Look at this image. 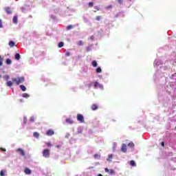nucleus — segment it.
I'll return each instance as SVG.
<instances>
[{
  "instance_id": "38",
  "label": "nucleus",
  "mask_w": 176,
  "mask_h": 176,
  "mask_svg": "<svg viewBox=\"0 0 176 176\" xmlns=\"http://www.w3.org/2000/svg\"><path fill=\"white\" fill-rule=\"evenodd\" d=\"M0 28H3V25H2V20L0 19Z\"/></svg>"
},
{
  "instance_id": "21",
  "label": "nucleus",
  "mask_w": 176,
  "mask_h": 176,
  "mask_svg": "<svg viewBox=\"0 0 176 176\" xmlns=\"http://www.w3.org/2000/svg\"><path fill=\"white\" fill-rule=\"evenodd\" d=\"M130 166H132V167H134L135 166V162L134 160H131L129 162Z\"/></svg>"
},
{
  "instance_id": "12",
  "label": "nucleus",
  "mask_w": 176,
  "mask_h": 176,
  "mask_svg": "<svg viewBox=\"0 0 176 176\" xmlns=\"http://www.w3.org/2000/svg\"><path fill=\"white\" fill-rule=\"evenodd\" d=\"M12 21L14 24H17V21H18V17L17 16H14L12 19Z\"/></svg>"
},
{
  "instance_id": "51",
  "label": "nucleus",
  "mask_w": 176,
  "mask_h": 176,
  "mask_svg": "<svg viewBox=\"0 0 176 176\" xmlns=\"http://www.w3.org/2000/svg\"><path fill=\"white\" fill-rule=\"evenodd\" d=\"M21 101L23 102L22 99H21Z\"/></svg>"
},
{
  "instance_id": "25",
  "label": "nucleus",
  "mask_w": 176,
  "mask_h": 176,
  "mask_svg": "<svg viewBox=\"0 0 176 176\" xmlns=\"http://www.w3.org/2000/svg\"><path fill=\"white\" fill-rule=\"evenodd\" d=\"M87 52L89 53V52H91V46L86 47Z\"/></svg>"
},
{
  "instance_id": "42",
  "label": "nucleus",
  "mask_w": 176,
  "mask_h": 176,
  "mask_svg": "<svg viewBox=\"0 0 176 176\" xmlns=\"http://www.w3.org/2000/svg\"><path fill=\"white\" fill-rule=\"evenodd\" d=\"M109 169H108V168H106L105 169H104V171H105V173H109Z\"/></svg>"
},
{
  "instance_id": "43",
  "label": "nucleus",
  "mask_w": 176,
  "mask_h": 176,
  "mask_svg": "<svg viewBox=\"0 0 176 176\" xmlns=\"http://www.w3.org/2000/svg\"><path fill=\"white\" fill-rule=\"evenodd\" d=\"M0 150L3 151V152H6V148H1Z\"/></svg>"
},
{
  "instance_id": "29",
  "label": "nucleus",
  "mask_w": 176,
  "mask_h": 176,
  "mask_svg": "<svg viewBox=\"0 0 176 176\" xmlns=\"http://www.w3.org/2000/svg\"><path fill=\"white\" fill-rule=\"evenodd\" d=\"M65 57H69L71 56V52H67L65 54Z\"/></svg>"
},
{
  "instance_id": "10",
  "label": "nucleus",
  "mask_w": 176,
  "mask_h": 176,
  "mask_svg": "<svg viewBox=\"0 0 176 176\" xmlns=\"http://www.w3.org/2000/svg\"><path fill=\"white\" fill-rule=\"evenodd\" d=\"M91 109H92V111H97V109H98V105L96 104H92L91 107Z\"/></svg>"
},
{
  "instance_id": "34",
  "label": "nucleus",
  "mask_w": 176,
  "mask_h": 176,
  "mask_svg": "<svg viewBox=\"0 0 176 176\" xmlns=\"http://www.w3.org/2000/svg\"><path fill=\"white\" fill-rule=\"evenodd\" d=\"M102 16H97L96 18V20H97V21H100V20H101Z\"/></svg>"
},
{
  "instance_id": "33",
  "label": "nucleus",
  "mask_w": 176,
  "mask_h": 176,
  "mask_svg": "<svg viewBox=\"0 0 176 176\" xmlns=\"http://www.w3.org/2000/svg\"><path fill=\"white\" fill-rule=\"evenodd\" d=\"M78 46H82V45H83V41H79L78 42Z\"/></svg>"
},
{
  "instance_id": "32",
  "label": "nucleus",
  "mask_w": 176,
  "mask_h": 176,
  "mask_svg": "<svg viewBox=\"0 0 176 176\" xmlns=\"http://www.w3.org/2000/svg\"><path fill=\"white\" fill-rule=\"evenodd\" d=\"M45 145H47V146L48 148H50L51 146H52V143H50V142H46V143H45Z\"/></svg>"
},
{
  "instance_id": "28",
  "label": "nucleus",
  "mask_w": 176,
  "mask_h": 176,
  "mask_svg": "<svg viewBox=\"0 0 176 176\" xmlns=\"http://www.w3.org/2000/svg\"><path fill=\"white\" fill-rule=\"evenodd\" d=\"M3 58L0 56V67L3 65Z\"/></svg>"
},
{
  "instance_id": "20",
  "label": "nucleus",
  "mask_w": 176,
  "mask_h": 176,
  "mask_svg": "<svg viewBox=\"0 0 176 176\" xmlns=\"http://www.w3.org/2000/svg\"><path fill=\"white\" fill-rule=\"evenodd\" d=\"M22 97H23L24 98H28L30 97V95L27 93H24L23 94H22Z\"/></svg>"
},
{
  "instance_id": "15",
  "label": "nucleus",
  "mask_w": 176,
  "mask_h": 176,
  "mask_svg": "<svg viewBox=\"0 0 176 176\" xmlns=\"http://www.w3.org/2000/svg\"><path fill=\"white\" fill-rule=\"evenodd\" d=\"M33 135L34 138H39V133L38 132H34Z\"/></svg>"
},
{
  "instance_id": "45",
  "label": "nucleus",
  "mask_w": 176,
  "mask_h": 176,
  "mask_svg": "<svg viewBox=\"0 0 176 176\" xmlns=\"http://www.w3.org/2000/svg\"><path fill=\"white\" fill-rule=\"evenodd\" d=\"M161 145H162V146H164V143L162 142Z\"/></svg>"
},
{
  "instance_id": "11",
  "label": "nucleus",
  "mask_w": 176,
  "mask_h": 176,
  "mask_svg": "<svg viewBox=\"0 0 176 176\" xmlns=\"http://www.w3.org/2000/svg\"><path fill=\"white\" fill-rule=\"evenodd\" d=\"M113 158V155L110 154L108 155V158L107 159V162H112V159Z\"/></svg>"
},
{
  "instance_id": "13",
  "label": "nucleus",
  "mask_w": 176,
  "mask_h": 176,
  "mask_svg": "<svg viewBox=\"0 0 176 176\" xmlns=\"http://www.w3.org/2000/svg\"><path fill=\"white\" fill-rule=\"evenodd\" d=\"M10 47H14V46H15L16 43L14 41H10L8 43Z\"/></svg>"
},
{
  "instance_id": "7",
  "label": "nucleus",
  "mask_w": 176,
  "mask_h": 176,
  "mask_svg": "<svg viewBox=\"0 0 176 176\" xmlns=\"http://www.w3.org/2000/svg\"><path fill=\"white\" fill-rule=\"evenodd\" d=\"M18 153H20L22 156H25V153L24 152V150L22 148H18L16 151Z\"/></svg>"
},
{
  "instance_id": "24",
  "label": "nucleus",
  "mask_w": 176,
  "mask_h": 176,
  "mask_svg": "<svg viewBox=\"0 0 176 176\" xmlns=\"http://www.w3.org/2000/svg\"><path fill=\"white\" fill-rule=\"evenodd\" d=\"M72 28H74V26L72 25H69L67 27V31H69V30H72Z\"/></svg>"
},
{
  "instance_id": "23",
  "label": "nucleus",
  "mask_w": 176,
  "mask_h": 176,
  "mask_svg": "<svg viewBox=\"0 0 176 176\" xmlns=\"http://www.w3.org/2000/svg\"><path fill=\"white\" fill-rule=\"evenodd\" d=\"M20 58H21L20 54H16L15 60H20Z\"/></svg>"
},
{
  "instance_id": "47",
  "label": "nucleus",
  "mask_w": 176,
  "mask_h": 176,
  "mask_svg": "<svg viewBox=\"0 0 176 176\" xmlns=\"http://www.w3.org/2000/svg\"><path fill=\"white\" fill-rule=\"evenodd\" d=\"M61 146H60V145H57L56 146V148H60Z\"/></svg>"
},
{
  "instance_id": "17",
  "label": "nucleus",
  "mask_w": 176,
  "mask_h": 176,
  "mask_svg": "<svg viewBox=\"0 0 176 176\" xmlns=\"http://www.w3.org/2000/svg\"><path fill=\"white\" fill-rule=\"evenodd\" d=\"M6 85H7V86H8V87H11V86L13 85V82L12 81H8L6 82Z\"/></svg>"
},
{
  "instance_id": "5",
  "label": "nucleus",
  "mask_w": 176,
  "mask_h": 176,
  "mask_svg": "<svg viewBox=\"0 0 176 176\" xmlns=\"http://www.w3.org/2000/svg\"><path fill=\"white\" fill-rule=\"evenodd\" d=\"M121 151L124 153H126V152H127V145H126V144H122Z\"/></svg>"
},
{
  "instance_id": "52",
  "label": "nucleus",
  "mask_w": 176,
  "mask_h": 176,
  "mask_svg": "<svg viewBox=\"0 0 176 176\" xmlns=\"http://www.w3.org/2000/svg\"><path fill=\"white\" fill-rule=\"evenodd\" d=\"M128 1H131V0H128Z\"/></svg>"
},
{
  "instance_id": "4",
  "label": "nucleus",
  "mask_w": 176,
  "mask_h": 176,
  "mask_svg": "<svg viewBox=\"0 0 176 176\" xmlns=\"http://www.w3.org/2000/svg\"><path fill=\"white\" fill-rule=\"evenodd\" d=\"M94 87L95 89H97V87H99V89H102V87H104L102 86V85L100 84L98 82L96 81L94 83Z\"/></svg>"
},
{
  "instance_id": "48",
  "label": "nucleus",
  "mask_w": 176,
  "mask_h": 176,
  "mask_svg": "<svg viewBox=\"0 0 176 176\" xmlns=\"http://www.w3.org/2000/svg\"><path fill=\"white\" fill-rule=\"evenodd\" d=\"M98 176H102V175H101L100 173L98 175Z\"/></svg>"
},
{
  "instance_id": "27",
  "label": "nucleus",
  "mask_w": 176,
  "mask_h": 176,
  "mask_svg": "<svg viewBox=\"0 0 176 176\" xmlns=\"http://www.w3.org/2000/svg\"><path fill=\"white\" fill-rule=\"evenodd\" d=\"M58 47H63L64 46V42L61 41L58 44Z\"/></svg>"
},
{
  "instance_id": "3",
  "label": "nucleus",
  "mask_w": 176,
  "mask_h": 176,
  "mask_svg": "<svg viewBox=\"0 0 176 176\" xmlns=\"http://www.w3.org/2000/svg\"><path fill=\"white\" fill-rule=\"evenodd\" d=\"M77 120L80 122V123H85V117L82 114H77Z\"/></svg>"
},
{
  "instance_id": "26",
  "label": "nucleus",
  "mask_w": 176,
  "mask_h": 176,
  "mask_svg": "<svg viewBox=\"0 0 176 176\" xmlns=\"http://www.w3.org/2000/svg\"><path fill=\"white\" fill-rule=\"evenodd\" d=\"M94 159H100V157H101V155H100V154H95L94 155Z\"/></svg>"
},
{
  "instance_id": "8",
  "label": "nucleus",
  "mask_w": 176,
  "mask_h": 176,
  "mask_svg": "<svg viewBox=\"0 0 176 176\" xmlns=\"http://www.w3.org/2000/svg\"><path fill=\"white\" fill-rule=\"evenodd\" d=\"M24 173L27 175H31L32 171L28 168H25Z\"/></svg>"
},
{
  "instance_id": "22",
  "label": "nucleus",
  "mask_w": 176,
  "mask_h": 176,
  "mask_svg": "<svg viewBox=\"0 0 176 176\" xmlns=\"http://www.w3.org/2000/svg\"><path fill=\"white\" fill-rule=\"evenodd\" d=\"M6 173V170H1L0 171V176H4Z\"/></svg>"
},
{
  "instance_id": "31",
  "label": "nucleus",
  "mask_w": 176,
  "mask_h": 176,
  "mask_svg": "<svg viewBox=\"0 0 176 176\" xmlns=\"http://www.w3.org/2000/svg\"><path fill=\"white\" fill-rule=\"evenodd\" d=\"M88 5H89V8H93V6H94V3H93V2H89Z\"/></svg>"
},
{
  "instance_id": "44",
  "label": "nucleus",
  "mask_w": 176,
  "mask_h": 176,
  "mask_svg": "<svg viewBox=\"0 0 176 176\" xmlns=\"http://www.w3.org/2000/svg\"><path fill=\"white\" fill-rule=\"evenodd\" d=\"M90 39H91V41H93V40L94 39V36H91L90 37Z\"/></svg>"
},
{
  "instance_id": "9",
  "label": "nucleus",
  "mask_w": 176,
  "mask_h": 176,
  "mask_svg": "<svg viewBox=\"0 0 176 176\" xmlns=\"http://www.w3.org/2000/svg\"><path fill=\"white\" fill-rule=\"evenodd\" d=\"M5 10L7 14H12V10L10 8V7H6Z\"/></svg>"
},
{
  "instance_id": "36",
  "label": "nucleus",
  "mask_w": 176,
  "mask_h": 176,
  "mask_svg": "<svg viewBox=\"0 0 176 176\" xmlns=\"http://www.w3.org/2000/svg\"><path fill=\"white\" fill-rule=\"evenodd\" d=\"M96 72H98V74H100V72H101V67H98V68L96 69Z\"/></svg>"
},
{
  "instance_id": "16",
  "label": "nucleus",
  "mask_w": 176,
  "mask_h": 176,
  "mask_svg": "<svg viewBox=\"0 0 176 176\" xmlns=\"http://www.w3.org/2000/svg\"><path fill=\"white\" fill-rule=\"evenodd\" d=\"M6 63L8 65H10V64H12V60H10V58H8L6 59Z\"/></svg>"
},
{
  "instance_id": "18",
  "label": "nucleus",
  "mask_w": 176,
  "mask_h": 176,
  "mask_svg": "<svg viewBox=\"0 0 176 176\" xmlns=\"http://www.w3.org/2000/svg\"><path fill=\"white\" fill-rule=\"evenodd\" d=\"M128 146H129L130 148H134V146H135L134 143L133 142H130L128 144Z\"/></svg>"
},
{
  "instance_id": "2",
  "label": "nucleus",
  "mask_w": 176,
  "mask_h": 176,
  "mask_svg": "<svg viewBox=\"0 0 176 176\" xmlns=\"http://www.w3.org/2000/svg\"><path fill=\"white\" fill-rule=\"evenodd\" d=\"M43 157L49 158L50 157V151L47 148H45L43 151Z\"/></svg>"
},
{
  "instance_id": "41",
  "label": "nucleus",
  "mask_w": 176,
  "mask_h": 176,
  "mask_svg": "<svg viewBox=\"0 0 176 176\" xmlns=\"http://www.w3.org/2000/svg\"><path fill=\"white\" fill-rule=\"evenodd\" d=\"M94 9H96V10H100V7H98V6H94Z\"/></svg>"
},
{
  "instance_id": "30",
  "label": "nucleus",
  "mask_w": 176,
  "mask_h": 176,
  "mask_svg": "<svg viewBox=\"0 0 176 176\" xmlns=\"http://www.w3.org/2000/svg\"><path fill=\"white\" fill-rule=\"evenodd\" d=\"M92 65H93V67H97V65H98L97 61L94 60V61L92 62Z\"/></svg>"
},
{
  "instance_id": "14",
  "label": "nucleus",
  "mask_w": 176,
  "mask_h": 176,
  "mask_svg": "<svg viewBox=\"0 0 176 176\" xmlns=\"http://www.w3.org/2000/svg\"><path fill=\"white\" fill-rule=\"evenodd\" d=\"M66 123H69V124H72L74 123V121L72 120L70 118L66 119Z\"/></svg>"
},
{
  "instance_id": "1",
  "label": "nucleus",
  "mask_w": 176,
  "mask_h": 176,
  "mask_svg": "<svg viewBox=\"0 0 176 176\" xmlns=\"http://www.w3.org/2000/svg\"><path fill=\"white\" fill-rule=\"evenodd\" d=\"M13 82H15L16 85H20L24 82V77H18L17 78H12Z\"/></svg>"
},
{
  "instance_id": "37",
  "label": "nucleus",
  "mask_w": 176,
  "mask_h": 176,
  "mask_svg": "<svg viewBox=\"0 0 176 176\" xmlns=\"http://www.w3.org/2000/svg\"><path fill=\"white\" fill-rule=\"evenodd\" d=\"M109 174H115V170H110L109 171Z\"/></svg>"
},
{
  "instance_id": "35",
  "label": "nucleus",
  "mask_w": 176,
  "mask_h": 176,
  "mask_svg": "<svg viewBox=\"0 0 176 176\" xmlns=\"http://www.w3.org/2000/svg\"><path fill=\"white\" fill-rule=\"evenodd\" d=\"M23 123L24 124H27V118L25 117L23 118Z\"/></svg>"
},
{
  "instance_id": "46",
  "label": "nucleus",
  "mask_w": 176,
  "mask_h": 176,
  "mask_svg": "<svg viewBox=\"0 0 176 176\" xmlns=\"http://www.w3.org/2000/svg\"><path fill=\"white\" fill-rule=\"evenodd\" d=\"M111 8H112V6H109L108 7L109 9H111Z\"/></svg>"
},
{
  "instance_id": "50",
  "label": "nucleus",
  "mask_w": 176,
  "mask_h": 176,
  "mask_svg": "<svg viewBox=\"0 0 176 176\" xmlns=\"http://www.w3.org/2000/svg\"><path fill=\"white\" fill-rule=\"evenodd\" d=\"M94 12L96 13V12H97V11H94Z\"/></svg>"
},
{
  "instance_id": "39",
  "label": "nucleus",
  "mask_w": 176,
  "mask_h": 176,
  "mask_svg": "<svg viewBox=\"0 0 176 176\" xmlns=\"http://www.w3.org/2000/svg\"><path fill=\"white\" fill-rule=\"evenodd\" d=\"M30 120V122H35V118L34 117H31Z\"/></svg>"
},
{
  "instance_id": "19",
  "label": "nucleus",
  "mask_w": 176,
  "mask_h": 176,
  "mask_svg": "<svg viewBox=\"0 0 176 176\" xmlns=\"http://www.w3.org/2000/svg\"><path fill=\"white\" fill-rule=\"evenodd\" d=\"M20 88L22 91H25V90H27V88L24 85H20Z\"/></svg>"
},
{
  "instance_id": "6",
  "label": "nucleus",
  "mask_w": 176,
  "mask_h": 176,
  "mask_svg": "<svg viewBox=\"0 0 176 176\" xmlns=\"http://www.w3.org/2000/svg\"><path fill=\"white\" fill-rule=\"evenodd\" d=\"M46 134L48 136L54 135V131L53 129H49L48 131H47Z\"/></svg>"
},
{
  "instance_id": "49",
  "label": "nucleus",
  "mask_w": 176,
  "mask_h": 176,
  "mask_svg": "<svg viewBox=\"0 0 176 176\" xmlns=\"http://www.w3.org/2000/svg\"><path fill=\"white\" fill-rule=\"evenodd\" d=\"M0 78H2V76H1V74H0Z\"/></svg>"
},
{
  "instance_id": "40",
  "label": "nucleus",
  "mask_w": 176,
  "mask_h": 176,
  "mask_svg": "<svg viewBox=\"0 0 176 176\" xmlns=\"http://www.w3.org/2000/svg\"><path fill=\"white\" fill-rule=\"evenodd\" d=\"M118 2L120 5H122L123 3V0H118Z\"/></svg>"
}]
</instances>
